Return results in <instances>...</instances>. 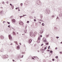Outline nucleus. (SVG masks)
Segmentation results:
<instances>
[{
	"mask_svg": "<svg viewBox=\"0 0 62 62\" xmlns=\"http://www.w3.org/2000/svg\"><path fill=\"white\" fill-rule=\"evenodd\" d=\"M32 59H34V60H35V59L33 57H32Z\"/></svg>",
	"mask_w": 62,
	"mask_h": 62,
	"instance_id": "2f4dec72",
	"label": "nucleus"
},
{
	"mask_svg": "<svg viewBox=\"0 0 62 62\" xmlns=\"http://www.w3.org/2000/svg\"><path fill=\"white\" fill-rule=\"evenodd\" d=\"M43 45V44H42L41 45V46H42Z\"/></svg>",
	"mask_w": 62,
	"mask_h": 62,
	"instance_id": "a878e982",
	"label": "nucleus"
},
{
	"mask_svg": "<svg viewBox=\"0 0 62 62\" xmlns=\"http://www.w3.org/2000/svg\"><path fill=\"white\" fill-rule=\"evenodd\" d=\"M23 35H24L23 34H22Z\"/></svg>",
	"mask_w": 62,
	"mask_h": 62,
	"instance_id": "864d4df0",
	"label": "nucleus"
},
{
	"mask_svg": "<svg viewBox=\"0 0 62 62\" xmlns=\"http://www.w3.org/2000/svg\"><path fill=\"white\" fill-rule=\"evenodd\" d=\"M17 34H18V32H17Z\"/></svg>",
	"mask_w": 62,
	"mask_h": 62,
	"instance_id": "603ef678",
	"label": "nucleus"
},
{
	"mask_svg": "<svg viewBox=\"0 0 62 62\" xmlns=\"http://www.w3.org/2000/svg\"><path fill=\"white\" fill-rule=\"evenodd\" d=\"M12 21L13 23H15L16 22V20L14 19H12Z\"/></svg>",
	"mask_w": 62,
	"mask_h": 62,
	"instance_id": "0eeeda50",
	"label": "nucleus"
},
{
	"mask_svg": "<svg viewBox=\"0 0 62 62\" xmlns=\"http://www.w3.org/2000/svg\"><path fill=\"white\" fill-rule=\"evenodd\" d=\"M44 42H46V39H45L44 40Z\"/></svg>",
	"mask_w": 62,
	"mask_h": 62,
	"instance_id": "5701e85b",
	"label": "nucleus"
},
{
	"mask_svg": "<svg viewBox=\"0 0 62 62\" xmlns=\"http://www.w3.org/2000/svg\"><path fill=\"white\" fill-rule=\"evenodd\" d=\"M40 37H41H41H42V35H40Z\"/></svg>",
	"mask_w": 62,
	"mask_h": 62,
	"instance_id": "72a5a7b5",
	"label": "nucleus"
},
{
	"mask_svg": "<svg viewBox=\"0 0 62 62\" xmlns=\"http://www.w3.org/2000/svg\"><path fill=\"white\" fill-rule=\"evenodd\" d=\"M8 27H9L10 28V25H9L8 26Z\"/></svg>",
	"mask_w": 62,
	"mask_h": 62,
	"instance_id": "393cba45",
	"label": "nucleus"
},
{
	"mask_svg": "<svg viewBox=\"0 0 62 62\" xmlns=\"http://www.w3.org/2000/svg\"><path fill=\"white\" fill-rule=\"evenodd\" d=\"M60 54H62V52H60Z\"/></svg>",
	"mask_w": 62,
	"mask_h": 62,
	"instance_id": "4c0bfd02",
	"label": "nucleus"
},
{
	"mask_svg": "<svg viewBox=\"0 0 62 62\" xmlns=\"http://www.w3.org/2000/svg\"><path fill=\"white\" fill-rule=\"evenodd\" d=\"M55 57L56 58H58V56H56Z\"/></svg>",
	"mask_w": 62,
	"mask_h": 62,
	"instance_id": "f3484780",
	"label": "nucleus"
},
{
	"mask_svg": "<svg viewBox=\"0 0 62 62\" xmlns=\"http://www.w3.org/2000/svg\"><path fill=\"white\" fill-rule=\"evenodd\" d=\"M19 24L20 25H23V22L22 21H20L19 22Z\"/></svg>",
	"mask_w": 62,
	"mask_h": 62,
	"instance_id": "f257e3e1",
	"label": "nucleus"
},
{
	"mask_svg": "<svg viewBox=\"0 0 62 62\" xmlns=\"http://www.w3.org/2000/svg\"><path fill=\"white\" fill-rule=\"evenodd\" d=\"M26 16V15H23V16Z\"/></svg>",
	"mask_w": 62,
	"mask_h": 62,
	"instance_id": "79ce46f5",
	"label": "nucleus"
},
{
	"mask_svg": "<svg viewBox=\"0 0 62 62\" xmlns=\"http://www.w3.org/2000/svg\"><path fill=\"white\" fill-rule=\"evenodd\" d=\"M10 6H11V7L12 6V4H10Z\"/></svg>",
	"mask_w": 62,
	"mask_h": 62,
	"instance_id": "b1692460",
	"label": "nucleus"
},
{
	"mask_svg": "<svg viewBox=\"0 0 62 62\" xmlns=\"http://www.w3.org/2000/svg\"><path fill=\"white\" fill-rule=\"evenodd\" d=\"M15 42V43H16V44H17L18 43H17V41L15 42H15Z\"/></svg>",
	"mask_w": 62,
	"mask_h": 62,
	"instance_id": "2eb2a0df",
	"label": "nucleus"
},
{
	"mask_svg": "<svg viewBox=\"0 0 62 62\" xmlns=\"http://www.w3.org/2000/svg\"><path fill=\"white\" fill-rule=\"evenodd\" d=\"M55 50H57V48L56 47L55 48Z\"/></svg>",
	"mask_w": 62,
	"mask_h": 62,
	"instance_id": "7c9ffc66",
	"label": "nucleus"
},
{
	"mask_svg": "<svg viewBox=\"0 0 62 62\" xmlns=\"http://www.w3.org/2000/svg\"><path fill=\"white\" fill-rule=\"evenodd\" d=\"M56 38L57 39H58V38H59V37H56Z\"/></svg>",
	"mask_w": 62,
	"mask_h": 62,
	"instance_id": "c756f323",
	"label": "nucleus"
},
{
	"mask_svg": "<svg viewBox=\"0 0 62 62\" xmlns=\"http://www.w3.org/2000/svg\"><path fill=\"white\" fill-rule=\"evenodd\" d=\"M5 21H3V23H5Z\"/></svg>",
	"mask_w": 62,
	"mask_h": 62,
	"instance_id": "e433bc0d",
	"label": "nucleus"
},
{
	"mask_svg": "<svg viewBox=\"0 0 62 62\" xmlns=\"http://www.w3.org/2000/svg\"><path fill=\"white\" fill-rule=\"evenodd\" d=\"M46 49H47V47H45L44 50H46Z\"/></svg>",
	"mask_w": 62,
	"mask_h": 62,
	"instance_id": "412c9836",
	"label": "nucleus"
},
{
	"mask_svg": "<svg viewBox=\"0 0 62 62\" xmlns=\"http://www.w3.org/2000/svg\"><path fill=\"white\" fill-rule=\"evenodd\" d=\"M13 62L15 61V60H13Z\"/></svg>",
	"mask_w": 62,
	"mask_h": 62,
	"instance_id": "58836bf2",
	"label": "nucleus"
},
{
	"mask_svg": "<svg viewBox=\"0 0 62 62\" xmlns=\"http://www.w3.org/2000/svg\"><path fill=\"white\" fill-rule=\"evenodd\" d=\"M13 33L14 34H14H15V33L14 32H13Z\"/></svg>",
	"mask_w": 62,
	"mask_h": 62,
	"instance_id": "c9c22d12",
	"label": "nucleus"
},
{
	"mask_svg": "<svg viewBox=\"0 0 62 62\" xmlns=\"http://www.w3.org/2000/svg\"><path fill=\"white\" fill-rule=\"evenodd\" d=\"M50 51V50H47V51H48V52H49V51Z\"/></svg>",
	"mask_w": 62,
	"mask_h": 62,
	"instance_id": "f704fd0d",
	"label": "nucleus"
},
{
	"mask_svg": "<svg viewBox=\"0 0 62 62\" xmlns=\"http://www.w3.org/2000/svg\"><path fill=\"white\" fill-rule=\"evenodd\" d=\"M16 9H18L17 8H16Z\"/></svg>",
	"mask_w": 62,
	"mask_h": 62,
	"instance_id": "37998d69",
	"label": "nucleus"
},
{
	"mask_svg": "<svg viewBox=\"0 0 62 62\" xmlns=\"http://www.w3.org/2000/svg\"><path fill=\"white\" fill-rule=\"evenodd\" d=\"M23 16H20V17H23Z\"/></svg>",
	"mask_w": 62,
	"mask_h": 62,
	"instance_id": "473e14b6",
	"label": "nucleus"
},
{
	"mask_svg": "<svg viewBox=\"0 0 62 62\" xmlns=\"http://www.w3.org/2000/svg\"><path fill=\"white\" fill-rule=\"evenodd\" d=\"M9 38V39L11 40H12V37L10 35H8Z\"/></svg>",
	"mask_w": 62,
	"mask_h": 62,
	"instance_id": "f03ea898",
	"label": "nucleus"
},
{
	"mask_svg": "<svg viewBox=\"0 0 62 62\" xmlns=\"http://www.w3.org/2000/svg\"><path fill=\"white\" fill-rule=\"evenodd\" d=\"M50 53H53V51L51 50L50 51Z\"/></svg>",
	"mask_w": 62,
	"mask_h": 62,
	"instance_id": "a211bd4d",
	"label": "nucleus"
},
{
	"mask_svg": "<svg viewBox=\"0 0 62 62\" xmlns=\"http://www.w3.org/2000/svg\"><path fill=\"white\" fill-rule=\"evenodd\" d=\"M43 30H42L41 31V33L42 34V33H43Z\"/></svg>",
	"mask_w": 62,
	"mask_h": 62,
	"instance_id": "f8f14e48",
	"label": "nucleus"
},
{
	"mask_svg": "<svg viewBox=\"0 0 62 62\" xmlns=\"http://www.w3.org/2000/svg\"><path fill=\"white\" fill-rule=\"evenodd\" d=\"M39 23H41V22H39Z\"/></svg>",
	"mask_w": 62,
	"mask_h": 62,
	"instance_id": "09e8293b",
	"label": "nucleus"
},
{
	"mask_svg": "<svg viewBox=\"0 0 62 62\" xmlns=\"http://www.w3.org/2000/svg\"><path fill=\"white\" fill-rule=\"evenodd\" d=\"M52 60V61H54V59H53Z\"/></svg>",
	"mask_w": 62,
	"mask_h": 62,
	"instance_id": "cd10ccee",
	"label": "nucleus"
},
{
	"mask_svg": "<svg viewBox=\"0 0 62 62\" xmlns=\"http://www.w3.org/2000/svg\"><path fill=\"white\" fill-rule=\"evenodd\" d=\"M40 40V37H39L38 38V40L37 41H39V40Z\"/></svg>",
	"mask_w": 62,
	"mask_h": 62,
	"instance_id": "423d86ee",
	"label": "nucleus"
},
{
	"mask_svg": "<svg viewBox=\"0 0 62 62\" xmlns=\"http://www.w3.org/2000/svg\"><path fill=\"white\" fill-rule=\"evenodd\" d=\"M34 21L35 22H36V19H34Z\"/></svg>",
	"mask_w": 62,
	"mask_h": 62,
	"instance_id": "bb28decb",
	"label": "nucleus"
},
{
	"mask_svg": "<svg viewBox=\"0 0 62 62\" xmlns=\"http://www.w3.org/2000/svg\"><path fill=\"white\" fill-rule=\"evenodd\" d=\"M0 13L2 15H3V14H4V12H3V11H2L1 12H0Z\"/></svg>",
	"mask_w": 62,
	"mask_h": 62,
	"instance_id": "1a4fd4ad",
	"label": "nucleus"
},
{
	"mask_svg": "<svg viewBox=\"0 0 62 62\" xmlns=\"http://www.w3.org/2000/svg\"><path fill=\"white\" fill-rule=\"evenodd\" d=\"M44 23H43L42 24V26H44Z\"/></svg>",
	"mask_w": 62,
	"mask_h": 62,
	"instance_id": "4468645a",
	"label": "nucleus"
},
{
	"mask_svg": "<svg viewBox=\"0 0 62 62\" xmlns=\"http://www.w3.org/2000/svg\"><path fill=\"white\" fill-rule=\"evenodd\" d=\"M17 8V9H18V8Z\"/></svg>",
	"mask_w": 62,
	"mask_h": 62,
	"instance_id": "6e6d98bb",
	"label": "nucleus"
},
{
	"mask_svg": "<svg viewBox=\"0 0 62 62\" xmlns=\"http://www.w3.org/2000/svg\"><path fill=\"white\" fill-rule=\"evenodd\" d=\"M8 24H9V23H9V22H8Z\"/></svg>",
	"mask_w": 62,
	"mask_h": 62,
	"instance_id": "ea45409f",
	"label": "nucleus"
},
{
	"mask_svg": "<svg viewBox=\"0 0 62 62\" xmlns=\"http://www.w3.org/2000/svg\"><path fill=\"white\" fill-rule=\"evenodd\" d=\"M18 10L19 11H20V9H18Z\"/></svg>",
	"mask_w": 62,
	"mask_h": 62,
	"instance_id": "a19ab883",
	"label": "nucleus"
},
{
	"mask_svg": "<svg viewBox=\"0 0 62 62\" xmlns=\"http://www.w3.org/2000/svg\"><path fill=\"white\" fill-rule=\"evenodd\" d=\"M30 35L32 37L33 36V32L32 31H31L30 32Z\"/></svg>",
	"mask_w": 62,
	"mask_h": 62,
	"instance_id": "7ed1b4c3",
	"label": "nucleus"
},
{
	"mask_svg": "<svg viewBox=\"0 0 62 62\" xmlns=\"http://www.w3.org/2000/svg\"><path fill=\"white\" fill-rule=\"evenodd\" d=\"M23 56H22V57H19V56H18V57L17 58H23Z\"/></svg>",
	"mask_w": 62,
	"mask_h": 62,
	"instance_id": "6e6552de",
	"label": "nucleus"
},
{
	"mask_svg": "<svg viewBox=\"0 0 62 62\" xmlns=\"http://www.w3.org/2000/svg\"><path fill=\"white\" fill-rule=\"evenodd\" d=\"M28 42L29 43H30L31 42H32V40L31 39H30L29 40Z\"/></svg>",
	"mask_w": 62,
	"mask_h": 62,
	"instance_id": "20e7f679",
	"label": "nucleus"
},
{
	"mask_svg": "<svg viewBox=\"0 0 62 62\" xmlns=\"http://www.w3.org/2000/svg\"><path fill=\"white\" fill-rule=\"evenodd\" d=\"M11 7L12 9H13V8H14V7L13 6H12Z\"/></svg>",
	"mask_w": 62,
	"mask_h": 62,
	"instance_id": "ddd939ff",
	"label": "nucleus"
},
{
	"mask_svg": "<svg viewBox=\"0 0 62 62\" xmlns=\"http://www.w3.org/2000/svg\"><path fill=\"white\" fill-rule=\"evenodd\" d=\"M20 17L21 19V18H22V17Z\"/></svg>",
	"mask_w": 62,
	"mask_h": 62,
	"instance_id": "8fccbe9b",
	"label": "nucleus"
},
{
	"mask_svg": "<svg viewBox=\"0 0 62 62\" xmlns=\"http://www.w3.org/2000/svg\"><path fill=\"white\" fill-rule=\"evenodd\" d=\"M5 58H8V55H4L3 56Z\"/></svg>",
	"mask_w": 62,
	"mask_h": 62,
	"instance_id": "39448f33",
	"label": "nucleus"
},
{
	"mask_svg": "<svg viewBox=\"0 0 62 62\" xmlns=\"http://www.w3.org/2000/svg\"><path fill=\"white\" fill-rule=\"evenodd\" d=\"M48 49H50V47H48Z\"/></svg>",
	"mask_w": 62,
	"mask_h": 62,
	"instance_id": "de8ad7c7",
	"label": "nucleus"
},
{
	"mask_svg": "<svg viewBox=\"0 0 62 62\" xmlns=\"http://www.w3.org/2000/svg\"><path fill=\"white\" fill-rule=\"evenodd\" d=\"M35 33H37V32H35Z\"/></svg>",
	"mask_w": 62,
	"mask_h": 62,
	"instance_id": "3c124183",
	"label": "nucleus"
},
{
	"mask_svg": "<svg viewBox=\"0 0 62 62\" xmlns=\"http://www.w3.org/2000/svg\"><path fill=\"white\" fill-rule=\"evenodd\" d=\"M1 8H2V7Z\"/></svg>",
	"mask_w": 62,
	"mask_h": 62,
	"instance_id": "5fc2aeb1",
	"label": "nucleus"
},
{
	"mask_svg": "<svg viewBox=\"0 0 62 62\" xmlns=\"http://www.w3.org/2000/svg\"><path fill=\"white\" fill-rule=\"evenodd\" d=\"M20 5L21 6H23V3H21L20 4Z\"/></svg>",
	"mask_w": 62,
	"mask_h": 62,
	"instance_id": "6ab92c4d",
	"label": "nucleus"
},
{
	"mask_svg": "<svg viewBox=\"0 0 62 62\" xmlns=\"http://www.w3.org/2000/svg\"><path fill=\"white\" fill-rule=\"evenodd\" d=\"M5 3L4 2V1H2V4H4Z\"/></svg>",
	"mask_w": 62,
	"mask_h": 62,
	"instance_id": "4be33fe9",
	"label": "nucleus"
},
{
	"mask_svg": "<svg viewBox=\"0 0 62 62\" xmlns=\"http://www.w3.org/2000/svg\"><path fill=\"white\" fill-rule=\"evenodd\" d=\"M26 32H27V30H25V31H24L25 33H26Z\"/></svg>",
	"mask_w": 62,
	"mask_h": 62,
	"instance_id": "dca6fc26",
	"label": "nucleus"
},
{
	"mask_svg": "<svg viewBox=\"0 0 62 62\" xmlns=\"http://www.w3.org/2000/svg\"><path fill=\"white\" fill-rule=\"evenodd\" d=\"M46 45H48V44H49L48 43H46Z\"/></svg>",
	"mask_w": 62,
	"mask_h": 62,
	"instance_id": "aec40b11",
	"label": "nucleus"
},
{
	"mask_svg": "<svg viewBox=\"0 0 62 62\" xmlns=\"http://www.w3.org/2000/svg\"><path fill=\"white\" fill-rule=\"evenodd\" d=\"M29 23V21H28L27 22V23Z\"/></svg>",
	"mask_w": 62,
	"mask_h": 62,
	"instance_id": "c85d7f7f",
	"label": "nucleus"
},
{
	"mask_svg": "<svg viewBox=\"0 0 62 62\" xmlns=\"http://www.w3.org/2000/svg\"><path fill=\"white\" fill-rule=\"evenodd\" d=\"M16 48L17 50H19L20 49V47L19 46H17Z\"/></svg>",
	"mask_w": 62,
	"mask_h": 62,
	"instance_id": "9d476101",
	"label": "nucleus"
},
{
	"mask_svg": "<svg viewBox=\"0 0 62 62\" xmlns=\"http://www.w3.org/2000/svg\"><path fill=\"white\" fill-rule=\"evenodd\" d=\"M1 38L2 39H4V36H1Z\"/></svg>",
	"mask_w": 62,
	"mask_h": 62,
	"instance_id": "9b49d317",
	"label": "nucleus"
},
{
	"mask_svg": "<svg viewBox=\"0 0 62 62\" xmlns=\"http://www.w3.org/2000/svg\"><path fill=\"white\" fill-rule=\"evenodd\" d=\"M10 45H12V44H10Z\"/></svg>",
	"mask_w": 62,
	"mask_h": 62,
	"instance_id": "c03bdc74",
	"label": "nucleus"
},
{
	"mask_svg": "<svg viewBox=\"0 0 62 62\" xmlns=\"http://www.w3.org/2000/svg\"><path fill=\"white\" fill-rule=\"evenodd\" d=\"M60 43L62 44V42H61Z\"/></svg>",
	"mask_w": 62,
	"mask_h": 62,
	"instance_id": "a18cd8bd",
	"label": "nucleus"
},
{
	"mask_svg": "<svg viewBox=\"0 0 62 62\" xmlns=\"http://www.w3.org/2000/svg\"><path fill=\"white\" fill-rule=\"evenodd\" d=\"M48 47H49V48H50V46H48Z\"/></svg>",
	"mask_w": 62,
	"mask_h": 62,
	"instance_id": "49530a36",
	"label": "nucleus"
}]
</instances>
